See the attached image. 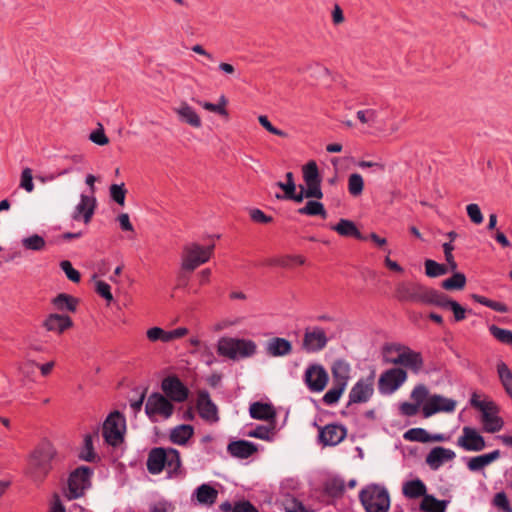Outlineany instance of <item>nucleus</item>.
Listing matches in <instances>:
<instances>
[{
    "mask_svg": "<svg viewBox=\"0 0 512 512\" xmlns=\"http://www.w3.org/2000/svg\"><path fill=\"white\" fill-rule=\"evenodd\" d=\"M146 467L151 475H159L165 470L168 479H178L185 475L179 451L170 447L152 448L147 456Z\"/></svg>",
    "mask_w": 512,
    "mask_h": 512,
    "instance_id": "1",
    "label": "nucleus"
},
{
    "mask_svg": "<svg viewBox=\"0 0 512 512\" xmlns=\"http://www.w3.org/2000/svg\"><path fill=\"white\" fill-rule=\"evenodd\" d=\"M257 352V344L250 339L221 337L217 343V353L231 360L252 357Z\"/></svg>",
    "mask_w": 512,
    "mask_h": 512,
    "instance_id": "2",
    "label": "nucleus"
},
{
    "mask_svg": "<svg viewBox=\"0 0 512 512\" xmlns=\"http://www.w3.org/2000/svg\"><path fill=\"white\" fill-rule=\"evenodd\" d=\"M359 499L366 512H387L390 508V496L387 489L377 484L363 488Z\"/></svg>",
    "mask_w": 512,
    "mask_h": 512,
    "instance_id": "3",
    "label": "nucleus"
},
{
    "mask_svg": "<svg viewBox=\"0 0 512 512\" xmlns=\"http://www.w3.org/2000/svg\"><path fill=\"white\" fill-rule=\"evenodd\" d=\"M214 248V244L208 246H202L196 242L186 244L181 255V268L189 272L194 271L210 260Z\"/></svg>",
    "mask_w": 512,
    "mask_h": 512,
    "instance_id": "4",
    "label": "nucleus"
},
{
    "mask_svg": "<svg viewBox=\"0 0 512 512\" xmlns=\"http://www.w3.org/2000/svg\"><path fill=\"white\" fill-rule=\"evenodd\" d=\"M303 180L304 185H300L299 195L302 196V201L304 198H314V199H322L323 192L321 189L322 178L320 176L318 166L315 161H309L306 165L303 166Z\"/></svg>",
    "mask_w": 512,
    "mask_h": 512,
    "instance_id": "5",
    "label": "nucleus"
},
{
    "mask_svg": "<svg viewBox=\"0 0 512 512\" xmlns=\"http://www.w3.org/2000/svg\"><path fill=\"white\" fill-rule=\"evenodd\" d=\"M93 470L86 466H80L71 472L68 478L67 489L64 495L68 500H74L84 495L91 486Z\"/></svg>",
    "mask_w": 512,
    "mask_h": 512,
    "instance_id": "6",
    "label": "nucleus"
},
{
    "mask_svg": "<svg viewBox=\"0 0 512 512\" xmlns=\"http://www.w3.org/2000/svg\"><path fill=\"white\" fill-rule=\"evenodd\" d=\"M125 430V417L118 411L110 413L103 423V437L112 446L122 442Z\"/></svg>",
    "mask_w": 512,
    "mask_h": 512,
    "instance_id": "7",
    "label": "nucleus"
},
{
    "mask_svg": "<svg viewBox=\"0 0 512 512\" xmlns=\"http://www.w3.org/2000/svg\"><path fill=\"white\" fill-rule=\"evenodd\" d=\"M504 427L500 416L499 406L487 398H482V431L487 433L499 432Z\"/></svg>",
    "mask_w": 512,
    "mask_h": 512,
    "instance_id": "8",
    "label": "nucleus"
},
{
    "mask_svg": "<svg viewBox=\"0 0 512 512\" xmlns=\"http://www.w3.org/2000/svg\"><path fill=\"white\" fill-rule=\"evenodd\" d=\"M173 412V404L164 395L155 392L148 397L145 405V413L150 420L156 421V416L168 419L172 416Z\"/></svg>",
    "mask_w": 512,
    "mask_h": 512,
    "instance_id": "9",
    "label": "nucleus"
},
{
    "mask_svg": "<svg viewBox=\"0 0 512 512\" xmlns=\"http://www.w3.org/2000/svg\"><path fill=\"white\" fill-rule=\"evenodd\" d=\"M407 380V372L402 368H391L384 371L378 380V390L383 395H390L399 389Z\"/></svg>",
    "mask_w": 512,
    "mask_h": 512,
    "instance_id": "10",
    "label": "nucleus"
},
{
    "mask_svg": "<svg viewBox=\"0 0 512 512\" xmlns=\"http://www.w3.org/2000/svg\"><path fill=\"white\" fill-rule=\"evenodd\" d=\"M429 289L430 288L416 282L401 283L396 288V297L400 301L426 304Z\"/></svg>",
    "mask_w": 512,
    "mask_h": 512,
    "instance_id": "11",
    "label": "nucleus"
},
{
    "mask_svg": "<svg viewBox=\"0 0 512 512\" xmlns=\"http://www.w3.org/2000/svg\"><path fill=\"white\" fill-rule=\"evenodd\" d=\"M328 341L329 339L322 327H308L304 331L302 349L307 353H317L327 346Z\"/></svg>",
    "mask_w": 512,
    "mask_h": 512,
    "instance_id": "12",
    "label": "nucleus"
},
{
    "mask_svg": "<svg viewBox=\"0 0 512 512\" xmlns=\"http://www.w3.org/2000/svg\"><path fill=\"white\" fill-rule=\"evenodd\" d=\"M329 380V375L321 364H310L304 372V383L311 392H322Z\"/></svg>",
    "mask_w": 512,
    "mask_h": 512,
    "instance_id": "13",
    "label": "nucleus"
},
{
    "mask_svg": "<svg viewBox=\"0 0 512 512\" xmlns=\"http://www.w3.org/2000/svg\"><path fill=\"white\" fill-rule=\"evenodd\" d=\"M161 389L165 395L174 402H184L187 400L189 390L176 376H168L162 380Z\"/></svg>",
    "mask_w": 512,
    "mask_h": 512,
    "instance_id": "14",
    "label": "nucleus"
},
{
    "mask_svg": "<svg viewBox=\"0 0 512 512\" xmlns=\"http://www.w3.org/2000/svg\"><path fill=\"white\" fill-rule=\"evenodd\" d=\"M456 407V401L441 395H431L422 407V413L425 418L439 412H453Z\"/></svg>",
    "mask_w": 512,
    "mask_h": 512,
    "instance_id": "15",
    "label": "nucleus"
},
{
    "mask_svg": "<svg viewBox=\"0 0 512 512\" xmlns=\"http://www.w3.org/2000/svg\"><path fill=\"white\" fill-rule=\"evenodd\" d=\"M54 455V448L50 444H44L34 451L31 456L30 464L41 474L46 475L50 469V462Z\"/></svg>",
    "mask_w": 512,
    "mask_h": 512,
    "instance_id": "16",
    "label": "nucleus"
},
{
    "mask_svg": "<svg viewBox=\"0 0 512 512\" xmlns=\"http://www.w3.org/2000/svg\"><path fill=\"white\" fill-rule=\"evenodd\" d=\"M97 201L94 195H80V201L75 206L72 214V218L75 221L82 220L85 224H88L95 212Z\"/></svg>",
    "mask_w": 512,
    "mask_h": 512,
    "instance_id": "17",
    "label": "nucleus"
},
{
    "mask_svg": "<svg viewBox=\"0 0 512 512\" xmlns=\"http://www.w3.org/2000/svg\"><path fill=\"white\" fill-rule=\"evenodd\" d=\"M373 392V376L367 379H360L349 392L348 404L365 403L372 397Z\"/></svg>",
    "mask_w": 512,
    "mask_h": 512,
    "instance_id": "18",
    "label": "nucleus"
},
{
    "mask_svg": "<svg viewBox=\"0 0 512 512\" xmlns=\"http://www.w3.org/2000/svg\"><path fill=\"white\" fill-rule=\"evenodd\" d=\"M347 435V429L343 425L328 424L319 428V441L324 446H335L342 442Z\"/></svg>",
    "mask_w": 512,
    "mask_h": 512,
    "instance_id": "19",
    "label": "nucleus"
},
{
    "mask_svg": "<svg viewBox=\"0 0 512 512\" xmlns=\"http://www.w3.org/2000/svg\"><path fill=\"white\" fill-rule=\"evenodd\" d=\"M393 365H402L410 369L413 373L418 374L424 366V360L420 352H416L405 346L402 353L397 359H392Z\"/></svg>",
    "mask_w": 512,
    "mask_h": 512,
    "instance_id": "20",
    "label": "nucleus"
},
{
    "mask_svg": "<svg viewBox=\"0 0 512 512\" xmlns=\"http://www.w3.org/2000/svg\"><path fill=\"white\" fill-rule=\"evenodd\" d=\"M197 409L202 419L209 422L218 421V410L216 405L212 402L208 392L203 391L199 393L197 400Z\"/></svg>",
    "mask_w": 512,
    "mask_h": 512,
    "instance_id": "21",
    "label": "nucleus"
},
{
    "mask_svg": "<svg viewBox=\"0 0 512 512\" xmlns=\"http://www.w3.org/2000/svg\"><path fill=\"white\" fill-rule=\"evenodd\" d=\"M73 326L72 319L63 314L51 313L43 321V327L49 332L62 334Z\"/></svg>",
    "mask_w": 512,
    "mask_h": 512,
    "instance_id": "22",
    "label": "nucleus"
},
{
    "mask_svg": "<svg viewBox=\"0 0 512 512\" xmlns=\"http://www.w3.org/2000/svg\"><path fill=\"white\" fill-rule=\"evenodd\" d=\"M218 497V491L209 484H201L191 495V501L201 506H212Z\"/></svg>",
    "mask_w": 512,
    "mask_h": 512,
    "instance_id": "23",
    "label": "nucleus"
},
{
    "mask_svg": "<svg viewBox=\"0 0 512 512\" xmlns=\"http://www.w3.org/2000/svg\"><path fill=\"white\" fill-rule=\"evenodd\" d=\"M455 458V452L444 447L433 448L426 457V463L431 469L437 470L445 462Z\"/></svg>",
    "mask_w": 512,
    "mask_h": 512,
    "instance_id": "24",
    "label": "nucleus"
},
{
    "mask_svg": "<svg viewBox=\"0 0 512 512\" xmlns=\"http://www.w3.org/2000/svg\"><path fill=\"white\" fill-rule=\"evenodd\" d=\"M174 112L177 114L180 122L190 125L193 128H200L202 121L196 110L186 102H182L175 107Z\"/></svg>",
    "mask_w": 512,
    "mask_h": 512,
    "instance_id": "25",
    "label": "nucleus"
},
{
    "mask_svg": "<svg viewBox=\"0 0 512 512\" xmlns=\"http://www.w3.org/2000/svg\"><path fill=\"white\" fill-rule=\"evenodd\" d=\"M265 350L269 356L283 357L292 352V344L285 338L273 337L267 341Z\"/></svg>",
    "mask_w": 512,
    "mask_h": 512,
    "instance_id": "26",
    "label": "nucleus"
},
{
    "mask_svg": "<svg viewBox=\"0 0 512 512\" xmlns=\"http://www.w3.org/2000/svg\"><path fill=\"white\" fill-rule=\"evenodd\" d=\"M350 372L351 367L347 361L343 359L335 360L331 366L333 383L347 387L350 379Z\"/></svg>",
    "mask_w": 512,
    "mask_h": 512,
    "instance_id": "27",
    "label": "nucleus"
},
{
    "mask_svg": "<svg viewBox=\"0 0 512 512\" xmlns=\"http://www.w3.org/2000/svg\"><path fill=\"white\" fill-rule=\"evenodd\" d=\"M286 182H277V186L284 191V195H276L277 199L293 200L297 203L302 202V196L296 192V184L292 172L286 173Z\"/></svg>",
    "mask_w": 512,
    "mask_h": 512,
    "instance_id": "28",
    "label": "nucleus"
},
{
    "mask_svg": "<svg viewBox=\"0 0 512 512\" xmlns=\"http://www.w3.org/2000/svg\"><path fill=\"white\" fill-rule=\"evenodd\" d=\"M227 451L234 457L246 459L257 451L255 444L246 440L233 441L228 444Z\"/></svg>",
    "mask_w": 512,
    "mask_h": 512,
    "instance_id": "29",
    "label": "nucleus"
},
{
    "mask_svg": "<svg viewBox=\"0 0 512 512\" xmlns=\"http://www.w3.org/2000/svg\"><path fill=\"white\" fill-rule=\"evenodd\" d=\"M330 229L344 237H354L358 240H367V238L358 230L355 223L348 219H340L337 224L331 225Z\"/></svg>",
    "mask_w": 512,
    "mask_h": 512,
    "instance_id": "30",
    "label": "nucleus"
},
{
    "mask_svg": "<svg viewBox=\"0 0 512 512\" xmlns=\"http://www.w3.org/2000/svg\"><path fill=\"white\" fill-rule=\"evenodd\" d=\"M250 416L257 420H274L276 411L271 404L254 402L249 408Z\"/></svg>",
    "mask_w": 512,
    "mask_h": 512,
    "instance_id": "31",
    "label": "nucleus"
},
{
    "mask_svg": "<svg viewBox=\"0 0 512 512\" xmlns=\"http://www.w3.org/2000/svg\"><path fill=\"white\" fill-rule=\"evenodd\" d=\"M458 444L468 451H477L480 449V434L470 427H464Z\"/></svg>",
    "mask_w": 512,
    "mask_h": 512,
    "instance_id": "32",
    "label": "nucleus"
},
{
    "mask_svg": "<svg viewBox=\"0 0 512 512\" xmlns=\"http://www.w3.org/2000/svg\"><path fill=\"white\" fill-rule=\"evenodd\" d=\"M194 434V428L189 424H181L171 429L169 439L173 444L185 445Z\"/></svg>",
    "mask_w": 512,
    "mask_h": 512,
    "instance_id": "33",
    "label": "nucleus"
},
{
    "mask_svg": "<svg viewBox=\"0 0 512 512\" xmlns=\"http://www.w3.org/2000/svg\"><path fill=\"white\" fill-rule=\"evenodd\" d=\"M496 372L505 392L512 398V370L502 360H498Z\"/></svg>",
    "mask_w": 512,
    "mask_h": 512,
    "instance_id": "34",
    "label": "nucleus"
},
{
    "mask_svg": "<svg viewBox=\"0 0 512 512\" xmlns=\"http://www.w3.org/2000/svg\"><path fill=\"white\" fill-rule=\"evenodd\" d=\"M448 500H438L433 495H424L420 504L422 512H446Z\"/></svg>",
    "mask_w": 512,
    "mask_h": 512,
    "instance_id": "35",
    "label": "nucleus"
},
{
    "mask_svg": "<svg viewBox=\"0 0 512 512\" xmlns=\"http://www.w3.org/2000/svg\"><path fill=\"white\" fill-rule=\"evenodd\" d=\"M52 304L59 311L75 312L78 305V299L71 295L61 293L52 299Z\"/></svg>",
    "mask_w": 512,
    "mask_h": 512,
    "instance_id": "36",
    "label": "nucleus"
},
{
    "mask_svg": "<svg viewBox=\"0 0 512 512\" xmlns=\"http://www.w3.org/2000/svg\"><path fill=\"white\" fill-rule=\"evenodd\" d=\"M297 212L301 215L321 216L324 219L327 217L324 205L321 202L314 200H309L305 206L299 208Z\"/></svg>",
    "mask_w": 512,
    "mask_h": 512,
    "instance_id": "37",
    "label": "nucleus"
},
{
    "mask_svg": "<svg viewBox=\"0 0 512 512\" xmlns=\"http://www.w3.org/2000/svg\"><path fill=\"white\" fill-rule=\"evenodd\" d=\"M281 503L285 512H314L312 509L304 506L300 500L290 494H285Z\"/></svg>",
    "mask_w": 512,
    "mask_h": 512,
    "instance_id": "38",
    "label": "nucleus"
},
{
    "mask_svg": "<svg viewBox=\"0 0 512 512\" xmlns=\"http://www.w3.org/2000/svg\"><path fill=\"white\" fill-rule=\"evenodd\" d=\"M324 490L331 497H340L345 492V482L340 477H332L325 482Z\"/></svg>",
    "mask_w": 512,
    "mask_h": 512,
    "instance_id": "39",
    "label": "nucleus"
},
{
    "mask_svg": "<svg viewBox=\"0 0 512 512\" xmlns=\"http://www.w3.org/2000/svg\"><path fill=\"white\" fill-rule=\"evenodd\" d=\"M403 493L405 494V496L409 498H417L420 496L424 497V495H427L426 486L419 479L408 481L407 483H405L403 487Z\"/></svg>",
    "mask_w": 512,
    "mask_h": 512,
    "instance_id": "40",
    "label": "nucleus"
},
{
    "mask_svg": "<svg viewBox=\"0 0 512 512\" xmlns=\"http://www.w3.org/2000/svg\"><path fill=\"white\" fill-rule=\"evenodd\" d=\"M93 438L94 436L91 434L85 435L83 446L79 454V458L81 460L95 462L98 459V456L94 451Z\"/></svg>",
    "mask_w": 512,
    "mask_h": 512,
    "instance_id": "41",
    "label": "nucleus"
},
{
    "mask_svg": "<svg viewBox=\"0 0 512 512\" xmlns=\"http://www.w3.org/2000/svg\"><path fill=\"white\" fill-rule=\"evenodd\" d=\"M454 300L449 299L447 295L434 289H429L426 304L436 305L443 309H449Z\"/></svg>",
    "mask_w": 512,
    "mask_h": 512,
    "instance_id": "42",
    "label": "nucleus"
},
{
    "mask_svg": "<svg viewBox=\"0 0 512 512\" xmlns=\"http://www.w3.org/2000/svg\"><path fill=\"white\" fill-rule=\"evenodd\" d=\"M466 277L463 273L454 272L452 277L445 279L441 283V287L448 291L461 290L465 287Z\"/></svg>",
    "mask_w": 512,
    "mask_h": 512,
    "instance_id": "43",
    "label": "nucleus"
},
{
    "mask_svg": "<svg viewBox=\"0 0 512 512\" xmlns=\"http://www.w3.org/2000/svg\"><path fill=\"white\" fill-rule=\"evenodd\" d=\"M21 244L27 250L41 251L45 248L46 241L42 236L38 234H33L31 236L23 238L21 240Z\"/></svg>",
    "mask_w": 512,
    "mask_h": 512,
    "instance_id": "44",
    "label": "nucleus"
},
{
    "mask_svg": "<svg viewBox=\"0 0 512 512\" xmlns=\"http://www.w3.org/2000/svg\"><path fill=\"white\" fill-rule=\"evenodd\" d=\"M345 389V386L332 382V387L323 396V402L326 405L336 404L339 401Z\"/></svg>",
    "mask_w": 512,
    "mask_h": 512,
    "instance_id": "45",
    "label": "nucleus"
},
{
    "mask_svg": "<svg viewBox=\"0 0 512 512\" xmlns=\"http://www.w3.org/2000/svg\"><path fill=\"white\" fill-rule=\"evenodd\" d=\"M197 103L207 111L214 112L225 117L228 116V112L226 110L227 99L224 95L220 96L219 102L217 104L201 101H197Z\"/></svg>",
    "mask_w": 512,
    "mask_h": 512,
    "instance_id": "46",
    "label": "nucleus"
},
{
    "mask_svg": "<svg viewBox=\"0 0 512 512\" xmlns=\"http://www.w3.org/2000/svg\"><path fill=\"white\" fill-rule=\"evenodd\" d=\"M425 272L429 277H438L447 274L450 270L446 265L428 259L425 261Z\"/></svg>",
    "mask_w": 512,
    "mask_h": 512,
    "instance_id": "47",
    "label": "nucleus"
},
{
    "mask_svg": "<svg viewBox=\"0 0 512 512\" xmlns=\"http://www.w3.org/2000/svg\"><path fill=\"white\" fill-rule=\"evenodd\" d=\"M488 329L491 335L500 343L512 344V331L500 328L494 324L490 325Z\"/></svg>",
    "mask_w": 512,
    "mask_h": 512,
    "instance_id": "48",
    "label": "nucleus"
},
{
    "mask_svg": "<svg viewBox=\"0 0 512 512\" xmlns=\"http://www.w3.org/2000/svg\"><path fill=\"white\" fill-rule=\"evenodd\" d=\"M404 439L409 441L426 443L431 441V436L423 428H412L405 432Z\"/></svg>",
    "mask_w": 512,
    "mask_h": 512,
    "instance_id": "49",
    "label": "nucleus"
},
{
    "mask_svg": "<svg viewBox=\"0 0 512 512\" xmlns=\"http://www.w3.org/2000/svg\"><path fill=\"white\" fill-rule=\"evenodd\" d=\"M364 188V181L360 174L353 173L348 178V191L352 196H359L362 194Z\"/></svg>",
    "mask_w": 512,
    "mask_h": 512,
    "instance_id": "50",
    "label": "nucleus"
},
{
    "mask_svg": "<svg viewBox=\"0 0 512 512\" xmlns=\"http://www.w3.org/2000/svg\"><path fill=\"white\" fill-rule=\"evenodd\" d=\"M405 348V345L401 344H389L386 345L383 349V361L386 364H392V359H397L399 355L402 353V349Z\"/></svg>",
    "mask_w": 512,
    "mask_h": 512,
    "instance_id": "51",
    "label": "nucleus"
},
{
    "mask_svg": "<svg viewBox=\"0 0 512 512\" xmlns=\"http://www.w3.org/2000/svg\"><path fill=\"white\" fill-rule=\"evenodd\" d=\"M357 119L362 124H368L373 126L376 124L378 119V111L372 108L359 110L356 113Z\"/></svg>",
    "mask_w": 512,
    "mask_h": 512,
    "instance_id": "52",
    "label": "nucleus"
},
{
    "mask_svg": "<svg viewBox=\"0 0 512 512\" xmlns=\"http://www.w3.org/2000/svg\"><path fill=\"white\" fill-rule=\"evenodd\" d=\"M110 197L117 204L123 206L125 203V196L127 190L125 189L124 183L112 184L109 188Z\"/></svg>",
    "mask_w": 512,
    "mask_h": 512,
    "instance_id": "53",
    "label": "nucleus"
},
{
    "mask_svg": "<svg viewBox=\"0 0 512 512\" xmlns=\"http://www.w3.org/2000/svg\"><path fill=\"white\" fill-rule=\"evenodd\" d=\"M19 187L24 189L28 193L34 191L33 175L32 170L28 167L24 168L21 172Z\"/></svg>",
    "mask_w": 512,
    "mask_h": 512,
    "instance_id": "54",
    "label": "nucleus"
},
{
    "mask_svg": "<svg viewBox=\"0 0 512 512\" xmlns=\"http://www.w3.org/2000/svg\"><path fill=\"white\" fill-rule=\"evenodd\" d=\"M273 427L258 425L255 429L249 431L248 436L261 440H270L273 434Z\"/></svg>",
    "mask_w": 512,
    "mask_h": 512,
    "instance_id": "55",
    "label": "nucleus"
},
{
    "mask_svg": "<svg viewBox=\"0 0 512 512\" xmlns=\"http://www.w3.org/2000/svg\"><path fill=\"white\" fill-rule=\"evenodd\" d=\"M60 268L62 269V271L65 273L66 277L74 282V283H78L80 281V273L73 268L72 264L70 261L68 260H63L60 262Z\"/></svg>",
    "mask_w": 512,
    "mask_h": 512,
    "instance_id": "56",
    "label": "nucleus"
},
{
    "mask_svg": "<svg viewBox=\"0 0 512 512\" xmlns=\"http://www.w3.org/2000/svg\"><path fill=\"white\" fill-rule=\"evenodd\" d=\"M429 391L423 384H419L414 387L411 392V398L414 402L420 406L426 399H428Z\"/></svg>",
    "mask_w": 512,
    "mask_h": 512,
    "instance_id": "57",
    "label": "nucleus"
},
{
    "mask_svg": "<svg viewBox=\"0 0 512 512\" xmlns=\"http://www.w3.org/2000/svg\"><path fill=\"white\" fill-rule=\"evenodd\" d=\"M305 258L301 255H288L280 258L277 264L284 268H291L294 265H303Z\"/></svg>",
    "mask_w": 512,
    "mask_h": 512,
    "instance_id": "58",
    "label": "nucleus"
},
{
    "mask_svg": "<svg viewBox=\"0 0 512 512\" xmlns=\"http://www.w3.org/2000/svg\"><path fill=\"white\" fill-rule=\"evenodd\" d=\"M89 139L99 146H104L109 143V139L105 135L104 128L100 123L98 124V128L90 133Z\"/></svg>",
    "mask_w": 512,
    "mask_h": 512,
    "instance_id": "59",
    "label": "nucleus"
},
{
    "mask_svg": "<svg viewBox=\"0 0 512 512\" xmlns=\"http://www.w3.org/2000/svg\"><path fill=\"white\" fill-rule=\"evenodd\" d=\"M96 292L103 297L106 301L111 302L113 300V295L111 293V287L108 283L104 281H97L96 282Z\"/></svg>",
    "mask_w": 512,
    "mask_h": 512,
    "instance_id": "60",
    "label": "nucleus"
},
{
    "mask_svg": "<svg viewBox=\"0 0 512 512\" xmlns=\"http://www.w3.org/2000/svg\"><path fill=\"white\" fill-rule=\"evenodd\" d=\"M258 121L270 133H272L274 135H277V136H280V137H286L287 136L286 132H284L283 130H280V129L274 127L271 124V122L269 121V119L267 118V116H265V115L259 116L258 117Z\"/></svg>",
    "mask_w": 512,
    "mask_h": 512,
    "instance_id": "61",
    "label": "nucleus"
},
{
    "mask_svg": "<svg viewBox=\"0 0 512 512\" xmlns=\"http://www.w3.org/2000/svg\"><path fill=\"white\" fill-rule=\"evenodd\" d=\"M494 504L504 512H512V508L504 492H499L495 495Z\"/></svg>",
    "mask_w": 512,
    "mask_h": 512,
    "instance_id": "62",
    "label": "nucleus"
},
{
    "mask_svg": "<svg viewBox=\"0 0 512 512\" xmlns=\"http://www.w3.org/2000/svg\"><path fill=\"white\" fill-rule=\"evenodd\" d=\"M150 512H172L174 507L167 500H160L150 504Z\"/></svg>",
    "mask_w": 512,
    "mask_h": 512,
    "instance_id": "63",
    "label": "nucleus"
},
{
    "mask_svg": "<svg viewBox=\"0 0 512 512\" xmlns=\"http://www.w3.org/2000/svg\"><path fill=\"white\" fill-rule=\"evenodd\" d=\"M233 512H258V510L249 501H239L235 503Z\"/></svg>",
    "mask_w": 512,
    "mask_h": 512,
    "instance_id": "64",
    "label": "nucleus"
}]
</instances>
